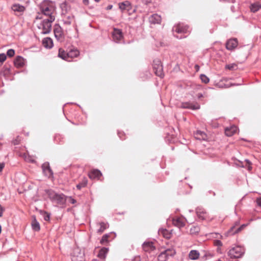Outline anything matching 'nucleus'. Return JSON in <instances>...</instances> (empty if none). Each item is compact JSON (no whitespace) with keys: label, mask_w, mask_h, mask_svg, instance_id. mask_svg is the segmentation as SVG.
Masks as SVG:
<instances>
[{"label":"nucleus","mask_w":261,"mask_h":261,"mask_svg":"<svg viewBox=\"0 0 261 261\" xmlns=\"http://www.w3.org/2000/svg\"><path fill=\"white\" fill-rule=\"evenodd\" d=\"M63 24L64 25L68 27L70 25H74L75 20L73 16H68L65 17L63 20Z\"/></svg>","instance_id":"2eb2a0df"},{"label":"nucleus","mask_w":261,"mask_h":261,"mask_svg":"<svg viewBox=\"0 0 261 261\" xmlns=\"http://www.w3.org/2000/svg\"><path fill=\"white\" fill-rule=\"evenodd\" d=\"M100 0H95V2H98L99 1H100Z\"/></svg>","instance_id":"603ef678"},{"label":"nucleus","mask_w":261,"mask_h":261,"mask_svg":"<svg viewBox=\"0 0 261 261\" xmlns=\"http://www.w3.org/2000/svg\"><path fill=\"white\" fill-rule=\"evenodd\" d=\"M72 261H83L82 254L80 253V256H73Z\"/></svg>","instance_id":"e433bc0d"},{"label":"nucleus","mask_w":261,"mask_h":261,"mask_svg":"<svg viewBox=\"0 0 261 261\" xmlns=\"http://www.w3.org/2000/svg\"><path fill=\"white\" fill-rule=\"evenodd\" d=\"M14 54H15V51L13 49H10L7 52V55L9 57H12L13 56H14Z\"/></svg>","instance_id":"58836bf2"},{"label":"nucleus","mask_w":261,"mask_h":261,"mask_svg":"<svg viewBox=\"0 0 261 261\" xmlns=\"http://www.w3.org/2000/svg\"><path fill=\"white\" fill-rule=\"evenodd\" d=\"M43 217H44V219L45 221H48L49 220L50 216L47 213H44Z\"/></svg>","instance_id":"a19ab883"},{"label":"nucleus","mask_w":261,"mask_h":261,"mask_svg":"<svg viewBox=\"0 0 261 261\" xmlns=\"http://www.w3.org/2000/svg\"><path fill=\"white\" fill-rule=\"evenodd\" d=\"M174 30L178 33H185L187 32V28L186 27L178 24L174 27Z\"/></svg>","instance_id":"a878e982"},{"label":"nucleus","mask_w":261,"mask_h":261,"mask_svg":"<svg viewBox=\"0 0 261 261\" xmlns=\"http://www.w3.org/2000/svg\"><path fill=\"white\" fill-rule=\"evenodd\" d=\"M159 233L166 239H170L172 236L171 231L166 229H160L159 230Z\"/></svg>","instance_id":"a211bd4d"},{"label":"nucleus","mask_w":261,"mask_h":261,"mask_svg":"<svg viewBox=\"0 0 261 261\" xmlns=\"http://www.w3.org/2000/svg\"><path fill=\"white\" fill-rule=\"evenodd\" d=\"M238 131V128L235 125L227 127L225 129V133L226 136L230 137L236 133Z\"/></svg>","instance_id":"dca6fc26"},{"label":"nucleus","mask_w":261,"mask_h":261,"mask_svg":"<svg viewBox=\"0 0 261 261\" xmlns=\"http://www.w3.org/2000/svg\"><path fill=\"white\" fill-rule=\"evenodd\" d=\"M40 14H38L36 17V19H42L43 20L38 26V28L41 31L42 34H48L51 30V23L55 20V16H50L49 17H45L40 16Z\"/></svg>","instance_id":"f03ea898"},{"label":"nucleus","mask_w":261,"mask_h":261,"mask_svg":"<svg viewBox=\"0 0 261 261\" xmlns=\"http://www.w3.org/2000/svg\"><path fill=\"white\" fill-rule=\"evenodd\" d=\"M199 231V228L198 227L194 226L190 229V232L191 233H196L198 232Z\"/></svg>","instance_id":"4c0bfd02"},{"label":"nucleus","mask_w":261,"mask_h":261,"mask_svg":"<svg viewBox=\"0 0 261 261\" xmlns=\"http://www.w3.org/2000/svg\"><path fill=\"white\" fill-rule=\"evenodd\" d=\"M238 44L237 39L233 38L228 40L226 43V47L228 50H231L234 49Z\"/></svg>","instance_id":"ddd939ff"},{"label":"nucleus","mask_w":261,"mask_h":261,"mask_svg":"<svg viewBox=\"0 0 261 261\" xmlns=\"http://www.w3.org/2000/svg\"><path fill=\"white\" fill-rule=\"evenodd\" d=\"M54 34L58 41L62 42L64 40V34L61 28L59 25H55L54 29Z\"/></svg>","instance_id":"0eeeda50"},{"label":"nucleus","mask_w":261,"mask_h":261,"mask_svg":"<svg viewBox=\"0 0 261 261\" xmlns=\"http://www.w3.org/2000/svg\"><path fill=\"white\" fill-rule=\"evenodd\" d=\"M4 211L5 208L0 204V217L3 216Z\"/></svg>","instance_id":"79ce46f5"},{"label":"nucleus","mask_w":261,"mask_h":261,"mask_svg":"<svg viewBox=\"0 0 261 261\" xmlns=\"http://www.w3.org/2000/svg\"><path fill=\"white\" fill-rule=\"evenodd\" d=\"M102 174L98 170H93L89 173V176L91 179L99 178Z\"/></svg>","instance_id":"5701e85b"},{"label":"nucleus","mask_w":261,"mask_h":261,"mask_svg":"<svg viewBox=\"0 0 261 261\" xmlns=\"http://www.w3.org/2000/svg\"><path fill=\"white\" fill-rule=\"evenodd\" d=\"M1 230H2V228H1V226L0 225V233L1 232Z\"/></svg>","instance_id":"3c124183"},{"label":"nucleus","mask_w":261,"mask_h":261,"mask_svg":"<svg viewBox=\"0 0 261 261\" xmlns=\"http://www.w3.org/2000/svg\"><path fill=\"white\" fill-rule=\"evenodd\" d=\"M195 138L197 140H205L206 139V135L203 132L197 130L194 134Z\"/></svg>","instance_id":"aec40b11"},{"label":"nucleus","mask_w":261,"mask_h":261,"mask_svg":"<svg viewBox=\"0 0 261 261\" xmlns=\"http://www.w3.org/2000/svg\"><path fill=\"white\" fill-rule=\"evenodd\" d=\"M245 252L244 249L241 246H237L230 249L228 255L231 258H237L242 256Z\"/></svg>","instance_id":"20e7f679"},{"label":"nucleus","mask_w":261,"mask_h":261,"mask_svg":"<svg viewBox=\"0 0 261 261\" xmlns=\"http://www.w3.org/2000/svg\"><path fill=\"white\" fill-rule=\"evenodd\" d=\"M200 79L201 80L202 82L205 84H207L209 82L210 79L208 77H207L204 74H201L200 75Z\"/></svg>","instance_id":"c9c22d12"},{"label":"nucleus","mask_w":261,"mask_h":261,"mask_svg":"<svg viewBox=\"0 0 261 261\" xmlns=\"http://www.w3.org/2000/svg\"><path fill=\"white\" fill-rule=\"evenodd\" d=\"M173 248H169L162 252L158 256L159 261H166L169 256H172L175 254Z\"/></svg>","instance_id":"39448f33"},{"label":"nucleus","mask_w":261,"mask_h":261,"mask_svg":"<svg viewBox=\"0 0 261 261\" xmlns=\"http://www.w3.org/2000/svg\"><path fill=\"white\" fill-rule=\"evenodd\" d=\"M87 184V179L84 178L83 179V180L82 181V182H81V183L77 185L76 188L80 190L82 188L86 187Z\"/></svg>","instance_id":"72a5a7b5"},{"label":"nucleus","mask_w":261,"mask_h":261,"mask_svg":"<svg viewBox=\"0 0 261 261\" xmlns=\"http://www.w3.org/2000/svg\"><path fill=\"white\" fill-rule=\"evenodd\" d=\"M71 202H72V203H74L75 202V200L74 199H71Z\"/></svg>","instance_id":"8fccbe9b"},{"label":"nucleus","mask_w":261,"mask_h":261,"mask_svg":"<svg viewBox=\"0 0 261 261\" xmlns=\"http://www.w3.org/2000/svg\"><path fill=\"white\" fill-rule=\"evenodd\" d=\"M97 225L100 226L99 229H98L97 230L98 233H102L103 231H104V230L108 227V225L107 223L103 222L97 223Z\"/></svg>","instance_id":"7c9ffc66"},{"label":"nucleus","mask_w":261,"mask_h":261,"mask_svg":"<svg viewBox=\"0 0 261 261\" xmlns=\"http://www.w3.org/2000/svg\"><path fill=\"white\" fill-rule=\"evenodd\" d=\"M153 69L156 75L160 77L163 76V67L160 60H155L153 61Z\"/></svg>","instance_id":"423d86ee"},{"label":"nucleus","mask_w":261,"mask_h":261,"mask_svg":"<svg viewBox=\"0 0 261 261\" xmlns=\"http://www.w3.org/2000/svg\"><path fill=\"white\" fill-rule=\"evenodd\" d=\"M119 7L122 11H129L131 9V4L129 1H126L119 3Z\"/></svg>","instance_id":"f3484780"},{"label":"nucleus","mask_w":261,"mask_h":261,"mask_svg":"<svg viewBox=\"0 0 261 261\" xmlns=\"http://www.w3.org/2000/svg\"><path fill=\"white\" fill-rule=\"evenodd\" d=\"M12 9L14 12H22L24 11L25 8L20 4H14L12 6Z\"/></svg>","instance_id":"bb28decb"},{"label":"nucleus","mask_w":261,"mask_h":261,"mask_svg":"<svg viewBox=\"0 0 261 261\" xmlns=\"http://www.w3.org/2000/svg\"><path fill=\"white\" fill-rule=\"evenodd\" d=\"M40 9L43 17H49L50 16H55L56 5L54 2L49 0H44L40 4Z\"/></svg>","instance_id":"f257e3e1"},{"label":"nucleus","mask_w":261,"mask_h":261,"mask_svg":"<svg viewBox=\"0 0 261 261\" xmlns=\"http://www.w3.org/2000/svg\"><path fill=\"white\" fill-rule=\"evenodd\" d=\"M246 226V225H242L241 226L239 227L234 232H233L232 231L233 230V229L234 228V226H233L230 229L229 233H231V234H234L236 233L239 232V231H240L242 230V229H243Z\"/></svg>","instance_id":"f704fd0d"},{"label":"nucleus","mask_w":261,"mask_h":261,"mask_svg":"<svg viewBox=\"0 0 261 261\" xmlns=\"http://www.w3.org/2000/svg\"><path fill=\"white\" fill-rule=\"evenodd\" d=\"M173 224L180 228L185 225V219L181 217H175L172 220Z\"/></svg>","instance_id":"9b49d317"},{"label":"nucleus","mask_w":261,"mask_h":261,"mask_svg":"<svg viewBox=\"0 0 261 261\" xmlns=\"http://www.w3.org/2000/svg\"><path fill=\"white\" fill-rule=\"evenodd\" d=\"M197 97L198 98H200L203 97V95L201 93H198L197 95Z\"/></svg>","instance_id":"de8ad7c7"},{"label":"nucleus","mask_w":261,"mask_h":261,"mask_svg":"<svg viewBox=\"0 0 261 261\" xmlns=\"http://www.w3.org/2000/svg\"><path fill=\"white\" fill-rule=\"evenodd\" d=\"M256 202L259 206L261 207V197L258 198L256 199Z\"/></svg>","instance_id":"c03bdc74"},{"label":"nucleus","mask_w":261,"mask_h":261,"mask_svg":"<svg viewBox=\"0 0 261 261\" xmlns=\"http://www.w3.org/2000/svg\"><path fill=\"white\" fill-rule=\"evenodd\" d=\"M198 218L202 220L206 219L207 214L205 210L201 207H198L196 210Z\"/></svg>","instance_id":"1a4fd4ad"},{"label":"nucleus","mask_w":261,"mask_h":261,"mask_svg":"<svg viewBox=\"0 0 261 261\" xmlns=\"http://www.w3.org/2000/svg\"><path fill=\"white\" fill-rule=\"evenodd\" d=\"M149 21L152 23H160L161 22V17L157 14H154L150 17Z\"/></svg>","instance_id":"6ab92c4d"},{"label":"nucleus","mask_w":261,"mask_h":261,"mask_svg":"<svg viewBox=\"0 0 261 261\" xmlns=\"http://www.w3.org/2000/svg\"><path fill=\"white\" fill-rule=\"evenodd\" d=\"M107 236H103L102 240V241L105 240L107 238Z\"/></svg>","instance_id":"09e8293b"},{"label":"nucleus","mask_w":261,"mask_h":261,"mask_svg":"<svg viewBox=\"0 0 261 261\" xmlns=\"http://www.w3.org/2000/svg\"><path fill=\"white\" fill-rule=\"evenodd\" d=\"M14 64L17 67H21L24 64V61L23 58L18 56L14 61Z\"/></svg>","instance_id":"b1692460"},{"label":"nucleus","mask_w":261,"mask_h":261,"mask_svg":"<svg viewBox=\"0 0 261 261\" xmlns=\"http://www.w3.org/2000/svg\"><path fill=\"white\" fill-rule=\"evenodd\" d=\"M43 46L46 48H50L53 46V42L51 38H45L42 41Z\"/></svg>","instance_id":"412c9836"},{"label":"nucleus","mask_w":261,"mask_h":261,"mask_svg":"<svg viewBox=\"0 0 261 261\" xmlns=\"http://www.w3.org/2000/svg\"><path fill=\"white\" fill-rule=\"evenodd\" d=\"M108 252V249L107 248H101L98 254V256L101 259H105L106 256V254Z\"/></svg>","instance_id":"cd10ccee"},{"label":"nucleus","mask_w":261,"mask_h":261,"mask_svg":"<svg viewBox=\"0 0 261 261\" xmlns=\"http://www.w3.org/2000/svg\"><path fill=\"white\" fill-rule=\"evenodd\" d=\"M32 227L34 230L35 231H39L40 229L39 223L36 221V219H34L32 223Z\"/></svg>","instance_id":"2f4dec72"},{"label":"nucleus","mask_w":261,"mask_h":261,"mask_svg":"<svg viewBox=\"0 0 261 261\" xmlns=\"http://www.w3.org/2000/svg\"><path fill=\"white\" fill-rule=\"evenodd\" d=\"M113 39L114 41L118 42L120 41L122 38V33L119 29H114L112 33Z\"/></svg>","instance_id":"f8f14e48"},{"label":"nucleus","mask_w":261,"mask_h":261,"mask_svg":"<svg viewBox=\"0 0 261 261\" xmlns=\"http://www.w3.org/2000/svg\"><path fill=\"white\" fill-rule=\"evenodd\" d=\"M80 54L79 51L76 49H71L68 52L67 56H68V61H70V59L73 58L77 57Z\"/></svg>","instance_id":"4be33fe9"},{"label":"nucleus","mask_w":261,"mask_h":261,"mask_svg":"<svg viewBox=\"0 0 261 261\" xmlns=\"http://www.w3.org/2000/svg\"><path fill=\"white\" fill-rule=\"evenodd\" d=\"M250 10L252 12H256L261 8V4L259 3H255L250 6Z\"/></svg>","instance_id":"c756f323"},{"label":"nucleus","mask_w":261,"mask_h":261,"mask_svg":"<svg viewBox=\"0 0 261 261\" xmlns=\"http://www.w3.org/2000/svg\"><path fill=\"white\" fill-rule=\"evenodd\" d=\"M46 193L54 202L61 204L64 203L66 201L65 196L63 194H58L52 190H48Z\"/></svg>","instance_id":"7ed1b4c3"},{"label":"nucleus","mask_w":261,"mask_h":261,"mask_svg":"<svg viewBox=\"0 0 261 261\" xmlns=\"http://www.w3.org/2000/svg\"><path fill=\"white\" fill-rule=\"evenodd\" d=\"M4 163H0V172H1L5 167Z\"/></svg>","instance_id":"37998d69"},{"label":"nucleus","mask_w":261,"mask_h":261,"mask_svg":"<svg viewBox=\"0 0 261 261\" xmlns=\"http://www.w3.org/2000/svg\"><path fill=\"white\" fill-rule=\"evenodd\" d=\"M68 53L65 52L62 48L59 49L58 56L63 60L68 61V56H67Z\"/></svg>","instance_id":"c85d7f7f"},{"label":"nucleus","mask_w":261,"mask_h":261,"mask_svg":"<svg viewBox=\"0 0 261 261\" xmlns=\"http://www.w3.org/2000/svg\"><path fill=\"white\" fill-rule=\"evenodd\" d=\"M143 249L145 252H150L154 250L155 248L152 242L146 241L142 245Z\"/></svg>","instance_id":"4468645a"},{"label":"nucleus","mask_w":261,"mask_h":261,"mask_svg":"<svg viewBox=\"0 0 261 261\" xmlns=\"http://www.w3.org/2000/svg\"><path fill=\"white\" fill-rule=\"evenodd\" d=\"M42 169L44 174L48 177H51L53 175V172L50 168L49 163L45 162L42 165Z\"/></svg>","instance_id":"6e6552de"},{"label":"nucleus","mask_w":261,"mask_h":261,"mask_svg":"<svg viewBox=\"0 0 261 261\" xmlns=\"http://www.w3.org/2000/svg\"><path fill=\"white\" fill-rule=\"evenodd\" d=\"M245 161L247 165V168L248 170L250 171L252 169L251 162L248 160H246Z\"/></svg>","instance_id":"ea45409f"},{"label":"nucleus","mask_w":261,"mask_h":261,"mask_svg":"<svg viewBox=\"0 0 261 261\" xmlns=\"http://www.w3.org/2000/svg\"><path fill=\"white\" fill-rule=\"evenodd\" d=\"M237 65L235 63H232L230 64L226 65L225 69H229L230 70H234L237 69Z\"/></svg>","instance_id":"473e14b6"},{"label":"nucleus","mask_w":261,"mask_h":261,"mask_svg":"<svg viewBox=\"0 0 261 261\" xmlns=\"http://www.w3.org/2000/svg\"><path fill=\"white\" fill-rule=\"evenodd\" d=\"M180 107L185 109H190L192 110H198L200 108V105L197 103L184 102L182 103Z\"/></svg>","instance_id":"9d476101"},{"label":"nucleus","mask_w":261,"mask_h":261,"mask_svg":"<svg viewBox=\"0 0 261 261\" xmlns=\"http://www.w3.org/2000/svg\"><path fill=\"white\" fill-rule=\"evenodd\" d=\"M189 257L192 260L197 259L199 257V253L195 250H191L189 254Z\"/></svg>","instance_id":"393cba45"},{"label":"nucleus","mask_w":261,"mask_h":261,"mask_svg":"<svg viewBox=\"0 0 261 261\" xmlns=\"http://www.w3.org/2000/svg\"><path fill=\"white\" fill-rule=\"evenodd\" d=\"M83 3L85 5H88L89 4V0H83Z\"/></svg>","instance_id":"a18cd8bd"},{"label":"nucleus","mask_w":261,"mask_h":261,"mask_svg":"<svg viewBox=\"0 0 261 261\" xmlns=\"http://www.w3.org/2000/svg\"><path fill=\"white\" fill-rule=\"evenodd\" d=\"M216 244L217 245H220V246H221L222 245V243L220 241H216Z\"/></svg>","instance_id":"49530a36"}]
</instances>
